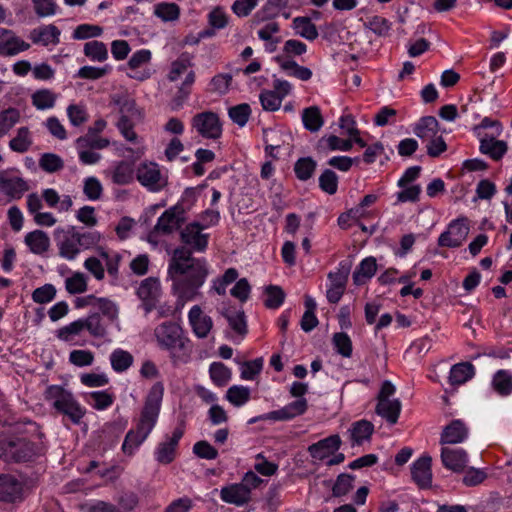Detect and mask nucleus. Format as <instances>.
Returning a JSON list of instances; mask_svg holds the SVG:
<instances>
[{"instance_id": "nucleus-1", "label": "nucleus", "mask_w": 512, "mask_h": 512, "mask_svg": "<svg viewBox=\"0 0 512 512\" xmlns=\"http://www.w3.org/2000/svg\"><path fill=\"white\" fill-rule=\"evenodd\" d=\"M206 226L199 222L187 224L180 232V239L186 247H177L168 262L167 275L178 307L201 296L200 289L209 275L205 258H195L193 252H204L208 246L209 234L202 231Z\"/></svg>"}, {"instance_id": "nucleus-2", "label": "nucleus", "mask_w": 512, "mask_h": 512, "mask_svg": "<svg viewBox=\"0 0 512 512\" xmlns=\"http://www.w3.org/2000/svg\"><path fill=\"white\" fill-rule=\"evenodd\" d=\"M46 451L45 436L33 421L26 422L19 435L0 440V459L7 463L33 462Z\"/></svg>"}, {"instance_id": "nucleus-3", "label": "nucleus", "mask_w": 512, "mask_h": 512, "mask_svg": "<svg viewBox=\"0 0 512 512\" xmlns=\"http://www.w3.org/2000/svg\"><path fill=\"white\" fill-rule=\"evenodd\" d=\"M163 396V382H155L145 397L139 418L135 421V428L130 429L125 436L122 444L124 454L129 456L133 455L148 438L157 424Z\"/></svg>"}, {"instance_id": "nucleus-4", "label": "nucleus", "mask_w": 512, "mask_h": 512, "mask_svg": "<svg viewBox=\"0 0 512 512\" xmlns=\"http://www.w3.org/2000/svg\"><path fill=\"white\" fill-rule=\"evenodd\" d=\"M58 255L68 261L75 260L84 251L93 248L101 239L96 231L82 232L75 226L57 227L53 232Z\"/></svg>"}, {"instance_id": "nucleus-5", "label": "nucleus", "mask_w": 512, "mask_h": 512, "mask_svg": "<svg viewBox=\"0 0 512 512\" xmlns=\"http://www.w3.org/2000/svg\"><path fill=\"white\" fill-rule=\"evenodd\" d=\"M157 346L169 353L174 364L186 362L190 355L189 339L179 324L165 321L154 329Z\"/></svg>"}, {"instance_id": "nucleus-6", "label": "nucleus", "mask_w": 512, "mask_h": 512, "mask_svg": "<svg viewBox=\"0 0 512 512\" xmlns=\"http://www.w3.org/2000/svg\"><path fill=\"white\" fill-rule=\"evenodd\" d=\"M45 398L60 414L67 417L73 424H80L86 410L75 399L74 395L59 385H50L45 391Z\"/></svg>"}, {"instance_id": "nucleus-7", "label": "nucleus", "mask_w": 512, "mask_h": 512, "mask_svg": "<svg viewBox=\"0 0 512 512\" xmlns=\"http://www.w3.org/2000/svg\"><path fill=\"white\" fill-rule=\"evenodd\" d=\"M191 126L205 139L216 140L222 135V124L219 116L212 111L197 113L191 119Z\"/></svg>"}, {"instance_id": "nucleus-8", "label": "nucleus", "mask_w": 512, "mask_h": 512, "mask_svg": "<svg viewBox=\"0 0 512 512\" xmlns=\"http://www.w3.org/2000/svg\"><path fill=\"white\" fill-rule=\"evenodd\" d=\"M308 409V402L306 398H300L293 402L288 403L284 407L270 411L268 413L251 418L248 423L254 424L258 421H289L298 416L303 415Z\"/></svg>"}, {"instance_id": "nucleus-9", "label": "nucleus", "mask_w": 512, "mask_h": 512, "mask_svg": "<svg viewBox=\"0 0 512 512\" xmlns=\"http://www.w3.org/2000/svg\"><path fill=\"white\" fill-rule=\"evenodd\" d=\"M136 179L151 192L161 191L167 184L158 164L154 162H143L136 169Z\"/></svg>"}, {"instance_id": "nucleus-10", "label": "nucleus", "mask_w": 512, "mask_h": 512, "mask_svg": "<svg viewBox=\"0 0 512 512\" xmlns=\"http://www.w3.org/2000/svg\"><path fill=\"white\" fill-rule=\"evenodd\" d=\"M185 221V208L180 205H174L173 207L165 210L162 215L158 218L150 237L153 234H164L168 235L178 230Z\"/></svg>"}, {"instance_id": "nucleus-11", "label": "nucleus", "mask_w": 512, "mask_h": 512, "mask_svg": "<svg viewBox=\"0 0 512 512\" xmlns=\"http://www.w3.org/2000/svg\"><path fill=\"white\" fill-rule=\"evenodd\" d=\"M469 227L465 218H458L451 221L447 229L438 238L437 244L440 247L457 248L466 240Z\"/></svg>"}, {"instance_id": "nucleus-12", "label": "nucleus", "mask_w": 512, "mask_h": 512, "mask_svg": "<svg viewBox=\"0 0 512 512\" xmlns=\"http://www.w3.org/2000/svg\"><path fill=\"white\" fill-rule=\"evenodd\" d=\"M184 435V427L179 425L176 427L171 435H166L165 439L161 441L154 452L155 460L160 464H170L176 457V450L180 439Z\"/></svg>"}, {"instance_id": "nucleus-13", "label": "nucleus", "mask_w": 512, "mask_h": 512, "mask_svg": "<svg viewBox=\"0 0 512 512\" xmlns=\"http://www.w3.org/2000/svg\"><path fill=\"white\" fill-rule=\"evenodd\" d=\"M138 298L142 302V308L146 314L156 308L161 296V284L158 278L148 277L142 280L136 290Z\"/></svg>"}, {"instance_id": "nucleus-14", "label": "nucleus", "mask_w": 512, "mask_h": 512, "mask_svg": "<svg viewBox=\"0 0 512 512\" xmlns=\"http://www.w3.org/2000/svg\"><path fill=\"white\" fill-rule=\"evenodd\" d=\"M61 30L54 24H42L33 28L29 39L34 45L55 47L60 43Z\"/></svg>"}, {"instance_id": "nucleus-15", "label": "nucleus", "mask_w": 512, "mask_h": 512, "mask_svg": "<svg viewBox=\"0 0 512 512\" xmlns=\"http://www.w3.org/2000/svg\"><path fill=\"white\" fill-rule=\"evenodd\" d=\"M105 177L116 185H128L136 175L134 164L127 160L117 161L104 171Z\"/></svg>"}, {"instance_id": "nucleus-16", "label": "nucleus", "mask_w": 512, "mask_h": 512, "mask_svg": "<svg viewBox=\"0 0 512 512\" xmlns=\"http://www.w3.org/2000/svg\"><path fill=\"white\" fill-rule=\"evenodd\" d=\"M349 275V268L340 263V268L335 272L328 274L330 285L326 292V297L329 303L336 304L342 298Z\"/></svg>"}, {"instance_id": "nucleus-17", "label": "nucleus", "mask_w": 512, "mask_h": 512, "mask_svg": "<svg viewBox=\"0 0 512 512\" xmlns=\"http://www.w3.org/2000/svg\"><path fill=\"white\" fill-rule=\"evenodd\" d=\"M342 445V440L338 434L330 435L308 446L309 455L318 461L328 459L334 455Z\"/></svg>"}, {"instance_id": "nucleus-18", "label": "nucleus", "mask_w": 512, "mask_h": 512, "mask_svg": "<svg viewBox=\"0 0 512 512\" xmlns=\"http://www.w3.org/2000/svg\"><path fill=\"white\" fill-rule=\"evenodd\" d=\"M28 182L20 176H10L0 171V191L10 200H19L29 190Z\"/></svg>"}, {"instance_id": "nucleus-19", "label": "nucleus", "mask_w": 512, "mask_h": 512, "mask_svg": "<svg viewBox=\"0 0 512 512\" xmlns=\"http://www.w3.org/2000/svg\"><path fill=\"white\" fill-rule=\"evenodd\" d=\"M499 136L493 134L481 135L479 139V151L494 161H500L508 151L507 142L498 140Z\"/></svg>"}, {"instance_id": "nucleus-20", "label": "nucleus", "mask_w": 512, "mask_h": 512, "mask_svg": "<svg viewBox=\"0 0 512 512\" xmlns=\"http://www.w3.org/2000/svg\"><path fill=\"white\" fill-rule=\"evenodd\" d=\"M469 435V428L461 419L452 420L446 425L440 436L441 444L463 443Z\"/></svg>"}, {"instance_id": "nucleus-21", "label": "nucleus", "mask_w": 512, "mask_h": 512, "mask_svg": "<svg viewBox=\"0 0 512 512\" xmlns=\"http://www.w3.org/2000/svg\"><path fill=\"white\" fill-rule=\"evenodd\" d=\"M152 54L148 49H141L132 54L128 61V67L131 70L128 76L132 79L144 81L151 76L148 69L140 70V68L148 64L151 60Z\"/></svg>"}, {"instance_id": "nucleus-22", "label": "nucleus", "mask_w": 512, "mask_h": 512, "mask_svg": "<svg viewBox=\"0 0 512 512\" xmlns=\"http://www.w3.org/2000/svg\"><path fill=\"white\" fill-rule=\"evenodd\" d=\"M431 461L430 456H422L413 462L411 466L412 479L421 489H426L431 486Z\"/></svg>"}, {"instance_id": "nucleus-23", "label": "nucleus", "mask_w": 512, "mask_h": 512, "mask_svg": "<svg viewBox=\"0 0 512 512\" xmlns=\"http://www.w3.org/2000/svg\"><path fill=\"white\" fill-rule=\"evenodd\" d=\"M220 499L227 504L241 507L250 502L251 496L248 489L239 482L223 486L220 489Z\"/></svg>"}, {"instance_id": "nucleus-24", "label": "nucleus", "mask_w": 512, "mask_h": 512, "mask_svg": "<svg viewBox=\"0 0 512 512\" xmlns=\"http://www.w3.org/2000/svg\"><path fill=\"white\" fill-rule=\"evenodd\" d=\"M23 492V484L13 475H0V500L15 502L20 500Z\"/></svg>"}, {"instance_id": "nucleus-25", "label": "nucleus", "mask_w": 512, "mask_h": 512, "mask_svg": "<svg viewBox=\"0 0 512 512\" xmlns=\"http://www.w3.org/2000/svg\"><path fill=\"white\" fill-rule=\"evenodd\" d=\"M441 461L445 468L453 472H462L468 462V455L462 448H447L441 449Z\"/></svg>"}, {"instance_id": "nucleus-26", "label": "nucleus", "mask_w": 512, "mask_h": 512, "mask_svg": "<svg viewBox=\"0 0 512 512\" xmlns=\"http://www.w3.org/2000/svg\"><path fill=\"white\" fill-rule=\"evenodd\" d=\"M188 318L195 335L198 338H206L213 326L212 318L203 314L200 306L198 305H195L190 309Z\"/></svg>"}, {"instance_id": "nucleus-27", "label": "nucleus", "mask_w": 512, "mask_h": 512, "mask_svg": "<svg viewBox=\"0 0 512 512\" xmlns=\"http://www.w3.org/2000/svg\"><path fill=\"white\" fill-rule=\"evenodd\" d=\"M24 243L30 252L35 255H45L50 249V238L43 230H34L28 232L24 237Z\"/></svg>"}, {"instance_id": "nucleus-28", "label": "nucleus", "mask_w": 512, "mask_h": 512, "mask_svg": "<svg viewBox=\"0 0 512 512\" xmlns=\"http://www.w3.org/2000/svg\"><path fill=\"white\" fill-rule=\"evenodd\" d=\"M193 59L194 56L189 52H182L174 61L171 62L167 79L170 82H176L183 74L186 76L190 70H193Z\"/></svg>"}, {"instance_id": "nucleus-29", "label": "nucleus", "mask_w": 512, "mask_h": 512, "mask_svg": "<svg viewBox=\"0 0 512 512\" xmlns=\"http://www.w3.org/2000/svg\"><path fill=\"white\" fill-rule=\"evenodd\" d=\"M196 80V73L194 70H190L184 81L178 86L176 93L174 94L171 100L172 110L180 109L183 104L188 100L191 92L192 86Z\"/></svg>"}, {"instance_id": "nucleus-30", "label": "nucleus", "mask_w": 512, "mask_h": 512, "mask_svg": "<svg viewBox=\"0 0 512 512\" xmlns=\"http://www.w3.org/2000/svg\"><path fill=\"white\" fill-rule=\"evenodd\" d=\"M374 431V425L367 420L354 422L348 430L352 447L361 445L364 441L370 440Z\"/></svg>"}, {"instance_id": "nucleus-31", "label": "nucleus", "mask_w": 512, "mask_h": 512, "mask_svg": "<svg viewBox=\"0 0 512 512\" xmlns=\"http://www.w3.org/2000/svg\"><path fill=\"white\" fill-rule=\"evenodd\" d=\"M401 407V402L398 399L379 400L377 401L375 411L389 424L394 425L398 421Z\"/></svg>"}, {"instance_id": "nucleus-32", "label": "nucleus", "mask_w": 512, "mask_h": 512, "mask_svg": "<svg viewBox=\"0 0 512 512\" xmlns=\"http://www.w3.org/2000/svg\"><path fill=\"white\" fill-rule=\"evenodd\" d=\"M439 131V122L434 116L421 117L413 126V133L422 140L435 137Z\"/></svg>"}, {"instance_id": "nucleus-33", "label": "nucleus", "mask_w": 512, "mask_h": 512, "mask_svg": "<svg viewBox=\"0 0 512 512\" xmlns=\"http://www.w3.org/2000/svg\"><path fill=\"white\" fill-rule=\"evenodd\" d=\"M281 69L290 77H295L301 81H308L312 77V71L304 66H300L291 58L277 57Z\"/></svg>"}, {"instance_id": "nucleus-34", "label": "nucleus", "mask_w": 512, "mask_h": 512, "mask_svg": "<svg viewBox=\"0 0 512 512\" xmlns=\"http://www.w3.org/2000/svg\"><path fill=\"white\" fill-rule=\"evenodd\" d=\"M377 270L376 259L372 256L364 258L353 272V282L355 285H363L371 279Z\"/></svg>"}, {"instance_id": "nucleus-35", "label": "nucleus", "mask_w": 512, "mask_h": 512, "mask_svg": "<svg viewBox=\"0 0 512 512\" xmlns=\"http://www.w3.org/2000/svg\"><path fill=\"white\" fill-rule=\"evenodd\" d=\"M493 390L502 397L512 394V372L505 369L496 371L492 377Z\"/></svg>"}, {"instance_id": "nucleus-36", "label": "nucleus", "mask_w": 512, "mask_h": 512, "mask_svg": "<svg viewBox=\"0 0 512 512\" xmlns=\"http://www.w3.org/2000/svg\"><path fill=\"white\" fill-rule=\"evenodd\" d=\"M474 366L469 362L455 364L450 369L449 382L451 385H462L473 378Z\"/></svg>"}, {"instance_id": "nucleus-37", "label": "nucleus", "mask_w": 512, "mask_h": 512, "mask_svg": "<svg viewBox=\"0 0 512 512\" xmlns=\"http://www.w3.org/2000/svg\"><path fill=\"white\" fill-rule=\"evenodd\" d=\"M33 139L28 127L17 129L16 135L9 141V148L16 153H26L32 146Z\"/></svg>"}, {"instance_id": "nucleus-38", "label": "nucleus", "mask_w": 512, "mask_h": 512, "mask_svg": "<svg viewBox=\"0 0 512 512\" xmlns=\"http://www.w3.org/2000/svg\"><path fill=\"white\" fill-rule=\"evenodd\" d=\"M352 149L351 139H341L336 135L323 136L318 142V150L328 151H350Z\"/></svg>"}, {"instance_id": "nucleus-39", "label": "nucleus", "mask_w": 512, "mask_h": 512, "mask_svg": "<svg viewBox=\"0 0 512 512\" xmlns=\"http://www.w3.org/2000/svg\"><path fill=\"white\" fill-rule=\"evenodd\" d=\"M302 122L306 130L312 133L319 131L324 124L320 108L318 106H310L303 109Z\"/></svg>"}, {"instance_id": "nucleus-40", "label": "nucleus", "mask_w": 512, "mask_h": 512, "mask_svg": "<svg viewBox=\"0 0 512 512\" xmlns=\"http://www.w3.org/2000/svg\"><path fill=\"white\" fill-rule=\"evenodd\" d=\"M29 48V43L16 36L15 33L10 30V34L5 40V43L0 47V55L14 56L20 52L27 51Z\"/></svg>"}, {"instance_id": "nucleus-41", "label": "nucleus", "mask_w": 512, "mask_h": 512, "mask_svg": "<svg viewBox=\"0 0 512 512\" xmlns=\"http://www.w3.org/2000/svg\"><path fill=\"white\" fill-rule=\"evenodd\" d=\"M133 362V355L121 348L113 350L110 354L111 367L117 373H123L128 370L132 366Z\"/></svg>"}, {"instance_id": "nucleus-42", "label": "nucleus", "mask_w": 512, "mask_h": 512, "mask_svg": "<svg viewBox=\"0 0 512 512\" xmlns=\"http://www.w3.org/2000/svg\"><path fill=\"white\" fill-rule=\"evenodd\" d=\"M84 330H87L92 337L103 338L107 334V324L98 313L81 318Z\"/></svg>"}, {"instance_id": "nucleus-43", "label": "nucleus", "mask_w": 512, "mask_h": 512, "mask_svg": "<svg viewBox=\"0 0 512 512\" xmlns=\"http://www.w3.org/2000/svg\"><path fill=\"white\" fill-rule=\"evenodd\" d=\"M84 55L94 62H104L108 58V49L105 43L98 40L88 41L84 44Z\"/></svg>"}, {"instance_id": "nucleus-44", "label": "nucleus", "mask_w": 512, "mask_h": 512, "mask_svg": "<svg viewBox=\"0 0 512 512\" xmlns=\"http://www.w3.org/2000/svg\"><path fill=\"white\" fill-rule=\"evenodd\" d=\"M293 28L299 36L313 41L318 37V30L315 24L308 17H296L293 19Z\"/></svg>"}, {"instance_id": "nucleus-45", "label": "nucleus", "mask_w": 512, "mask_h": 512, "mask_svg": "<svg viewBox=\"0 0 512 512\" xmlns=\"http://www.w3.org/2000/svg\"><path fill=\"white\" fill-rule=\"evenodd\" d=\"M209 375L216 386L223 387L230 381L232 372L222 362H213L209 367Z\"/></svg>"}, {"instance_id": "nucleus-46", "label": "nucleus", "mask_w": 512, "mask_h": 512, "mask_svg": "<svg viewBox=\"0 0 512 512\" xmlns=\"http://www.w3.org/2000/svg\"><path fill=\"white\" fill-rule=\"evenodd\" d=\"M21 118L20 111L17 108H7L0 112V138L6 135Z\"/></svg>"}, {"instance_id": "nucleus-47", "label": "nucleus", "mask_w": 512, "mask_h": 512, "mask_svg": "<svg viewBox=\"0 0 512 512\" xmlns=\"http://www.w3.org/2000/svg\"><path fill=\"white\" fill-rule=\"evenodd\" d=\"M317 167V163L311 157L299 158L294 165V172L300 181H307L312 178Z\"/></svg>"}, {"instance_id": "nucleus-48", "label": "nucleus", "mask_w": 512, "mask_h": 512, "mask_svg": "<svg viewBox=\"0 0 512 512\" xmlns=\"http://www.w3.org/2000/svg\"><path fill=\"white\" fill-rule=\"evenodd\" d=\"M225 398L234 406L241 407L250 400V389L242 385L228 388Z\"/></svg>"}, {"instance_id": "nucleus-49", "label": "nucleus", "mask_w": 512, "mask_h": 512, "mask_svg": "<svg viewBox=\"0 0 512 512\" xmlns=\"http://www.w3.org/2000/svg\"><path fill=\"white\" fill-rule=\"evenodd\" d=\"M89 404L96 410H105L114 402V395L107 390L93 391L88 395Z\"/></svg>"}, {"instance_id": "nucleus-50", "label": "nucleus", "mask_w": 512, "mask_h": 512, "mask_svg": "<svg viewBox=\"0 0 512 512\" xmlns=\"http://www.w3.org/2000/svg\"><path fill=\"white\" fill-rule=\"evenodd\" d=\"M56 102V95L49 89L37 90L32 95V104L38 110L53 108Z\"/></svg>"}, {"instance_id": "nucleus-51", "label": "nucleus", "mask_w": 512, "mask_h": 512, "mask_svg": "<svg viewBox=\"0 0 512 512\" xmlns=\"http://www.w3.org/2000/svg\"><path fill=\"white\" fill-rule=\"evenodd\" d=\"M65 289L69 294H81L87 290V278L82 272H74L65 279Z\"/></svg>"}, {"instance_id": "nucleus-52", "label": "nucleus", "mask_w": 512, "mask_h": 512, "mask_svg": "<svg viewBox=\"0 0 512 512\" xmlns=\"http://www.w3.org/2000/svg\"><path fill=\"white\" fill-rule=\"evenodd\" d=\"M365 28L379 37H386L391 30V22L382 16L375 15L364 23Z\"/></svg>"}, {"instance_id": "nucleus-53", "label": "nucleus", "mask_w": 512, "mask_h": 512, "mask_svg": "<svg viewBox=\"0 0 512 512\" xmlns=\"http://www.w3.org/2000/svg\"><path fill=\"white\" fill-rule=\"evenodd\" d=\"M354 480L355 476L351 474L342 473L338 475L332 487V495L334 497L346 496L352 490Z\"/></svg>"}, {"instance_id": "nucleus-54", "label": "nucleus", "mask_w": 512, "mask_h": 512, "mask_svg": "<svg viewBox=\"0 0 512 512\" xmlns=\"http://www.w3.org/2000/svg\"><path fill=\"white\" fill-rule=\"evenodd\" d=\"M503 127L502 124L498 120H493L491 118L485 117L482 121L474 127V133L477 137H481V135H489L493 134L494 136H500L502 134Z\"/></svg>"}, {"instance_id": "nucleus-55", "label": "nucleus", "mask_w": 512, "mask_h": 512, "mask_svg": "<svg viewBox=\"0 0 512 512\" xmlns=\"http://www.w3.org/2000/svg\"><path fill=\"white\" fill-rule=\"evenodd\" d=\"M319 187L328 195H334L338 190L339 178L331 169H325L319 176Z\"/></svg>"}, {"instance_id": "nucleus-56", "label": "nucleus", "mask_w": 512, "mask_h": 512, "mask_svg": "<svg viewBox=\"0 0 512 512\" xmlns=\"http://www.w3.org/2000/svg\"><path fill=\"white\" fill-rule=\"evenodd\" d=\"M39 167L47 173H55L63 169V159L55 153H43L39 159Z\"/></svg>"}, {"instance_id": "nucleus-57", "label": "nucleus", "mask_w": 512, "mask_h": 512, "mask_svg": "<svg viewBox=\"0 0 512 512\" xmlns=\"http://www.w3.org/2000/svg\"><path fill=\"white\" fill-rule=\"evenodd\" d=\"M110 142L106 138H100L91 134L80 136L75 141L76 148H82L86 150L91 149H104L109 146Z\"/></svg>"}, {"instance_id": "nucleus-58", "label": "nucleus", "mask_w": 512, "mask_h": 512, "mask_svg": "<svg viewBox=\"0 0 512 512\" xmlns=\"http://www.w3.org/2000/svg\"><path fill=\"white\" fill-rule=\"evenodd\" d=\"M266 299L264 305L269 309L279 308L285 299L284 290L277 285H269L265 288Z\"/></svg>"}, {"instance_id": "nucleus-59", "label": "nucleus", "mask_w": 512, "mask_h": 512, "mask_svg": "<svg viewBox=\"0 0 512 512\" xmlns=\"http://www.w3.org/2000/svg\"><path fill=\"white\" fill-rule=\"evenodd\" d=\"M84 331L82 319H77L68 325L59 328L56 331V336L59 340L64 342H70L75 336L81 334Z\"/></svg>"}, {"instance_id": "nucleus-60", "label": "nucleus", "mask_w": 512, "mask_h": 512, "mask_svg": "<svg viewBox=\"0 0 512 512\" xmlns=\"http://www.w3.org/2000/svg\"><path fill=\"white\" fill-rule=\"evenodd\" d=\"M227 319L230 327L238 334H246L247 333V324L245 319V314L240 310H227L224 314Z\"/></svg>"}, {"instance_id": "nucleus-61", "label": "nucleus", "mask_w": 512, "mask_h": 512, "mask_svg": "<svg viewBox=\"0 0 512 512\" xmlns=\"http://www.w3.org/2000/svg\"><path fill=\"white\" fill-rule=\"evenodd\" d=\"M154 14L163 21H175L179 18L180 9L175 3H160L155 6Z\"/></svg>"}, {"instance_id": "nucleus-62", "label": "nucleus", "mask_w": 512, "mask_h": 512, "mask_svg": "<svg viewBox=\"0 0 512 512\" xmlns=\"http://www.w3.org/2000/svg\"><path fill=\"white\" fill-rule=\"evenodd\" d=\"M335 351L345 358L352 355V341L350 337L343 332H338L333 335L332 339Z\"/></svg>"}, {"instance_id": "nucleus-63", "label": "nucleus", "mask_w": 512, "mask_h": 512, "mask_svg": "<svg viewBox=\"0 0 512 512\" xmlns=\"http://www.w3.org/2000/svg\"><path fill=\"white\" fill-rule=\"evenodd\" d=\"M228 115L235 124L243 127L250 118L251 108L247 103L238 104L229 108Z\"/></svg>"}, {"instance_id": "nucleus-64", "label": "nucleus", "mask_w": 512, "mask_h": 512, "mask_svg": "<svg viewBox=\"0 0 512 512\" xmlns=\"http://www.w3.org/2000/svg\"><path fill=\"white\" fill-rule=\"evenodd\" d=\"M102 34L103 28L99 25L80 24L74 29L72 37L75 40H85L99 37Z\"/></svg>"}]
</instances>
